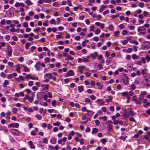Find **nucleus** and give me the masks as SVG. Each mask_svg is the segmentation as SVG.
I'll return each instance as SVG.
<instances>
[{"instance_id":"obj_26","label":"nucleus","mask_w":150,"mask_h":150,"mask_svg":"<svg viewBox=\"0 0 150 150\" xmlns=\"http://www.w3.org/2000/svg\"><path fill=\"white\" fill-rule=\"evenodd\" d=\"M90 30L89 31H94L95 29V28L94 25H92L89 26Z\"/></svg>"},{"instance_id":"obj_38","label":"nucleus","mask_w":150,"mask_h":150,"mask_svg":"<svg viewBox=\"0 0 150 150\" xmlns=\"http://www.w3.org/2000/svg\"><path fill=\"white\" fill-rule=\"evenodd\" d=\"M141 61L144 64H145L146 63V59L144 57H142L141 58Z\"/></svg>"},{"instance_id":"obj_32","label":"nucleus","mask_w":150,"mask_h":150,"mask_svg":"<svg viewBox=\"0 0 150 150\" xmlns=\"http://www.w3.org/2000/svg\"><path fill=\"white\" fill-rule=\"evenodd\" d=\"M110 31H113L114 30V27L113 25L112 24H110L108 27Z\"/></svg>"},{"instance_id":"obj_50","label":"nucleus","mask_w":150,"mask_h":150,"mask_svg":"<svg viewBox=\"0 0 150 150\" xmlns=\"http://www.w3.org/2000/svg\"><path fill=\"white\" fill-rule=\"evenodd\" d=\"M100 31H101L100 29H98L95 31V34L96 35H98L99 33H100Z\"/></svg>"},{"instance_id":"obj_61","label":"nucleus","mask_w":150,"mask_h":150,"mask_svg":"<svg viewBox=\"0 0 150 150\" xmlns=\"http://www.w3.org/2000/svg\"><path fill=\"white\" fill-rule=\"evenodd\" d=\"M132 42L137 45H138L139 44V43L138 41H135L134 40H132Z\"/></svg>"},{"instance_id":"obj_6","label":"nucleus","mask_w":150,"mask_h":150,"mask_svg":"<svg viewBox=\"0 0 150 150\" xmlns=\"http://www.w3.org/2000/svg\"><path fill=\"white\" fill-rule=\"evenodd\" d=\"M86 68V67L84 65H81L78 67V70L81 73H83V70Z\"/></svg>"},{"instance_id":"obj_19","label":"nucleus","mask_w":150,"mask_h":150,"mask_svg":"<svg viewBox=\"0 0 150 150\" xmlns=\"http://www.w3.org/2000/svg\"><path fill=\"white\" fill-rule=\"evenodd\" d=\"M12 133L15 135H19V132L17 129H13L12 131Z\"/></svg>"},{"instance_id":"obj_35","label":"nucleus","mask_w":150,"mask_h":150,"mask_svg":"<svg viewBox=\"0 0 150 150\" xmlns=\"http://www.w3.org/2000/svg\"><path fill=\"white\" fill-rule=\"evenodd\" d=\"M129 114L130 115L132 116H133L134 115H136L137 113L136 112H134L133 111H130L129 112Z\"/></svg>"},{"instance_id":"obj_5","label":"nucleus","mask_w":150,"mask_h":150,"mask_svg":"<svg viewBox=\"0 0 150 150\" xmlns=\"http://www.w3.org/2000/svg\"><path fill=\"white\" fill-rule=\"evenodd\" d=\"M112 121L110 120H108L107 122V123H108L107 125V127L108 129L109 130H110L112 129V125L111 124Z\"/></svg>"},{"instance_id":"obj_53","label":"nucleus","mask_w":150,"mask_h":150,"mask_svg":"<svg viewBox=\"0 0 150 150\" xmlns=\"http://www.w3.org/2000/svg\"><path fill=\"white\" fill-rule=\"evenodd\" d=\"M144 4L142 2H140L139 4V6L140 7L142 8H143L144 7Z\"/></svg>"},{"instance_id":"obj_43","label":"nucleus","mask_w":150,"mask_h":150,"mask_svg":"<svg viewBox=\"0 0 150 150\" xmlns=\"http://www.w3.org/2000/svg\"><path fill=\"white\" fill-rule=\"evenodd\" d=\"M61 124V123L59 122H57L53 123V125L54 126H59Z\"/></svg>"},{"instance_id":"obj_13","label":"nucleus","mask_w":150,"mask_h":150,"mask_svg":"<svg viewBox=\"0 0 150 150\" xmlns=\"http://www.w3.org/2000/svg\"><path fill=\"white\" fill-rule=\"evenodd\" d=\"M25 2L28 6H31L33 4V3L30 0H26Z\"/></svg>"},{"instance_id":"obj_58","label":"nucleus","mask_w":150,"mask_h":150,"mask_svg":"<svg viewBox=\"0 0 150 150\" xmlns=\"http://www.w3.org/2000/svg\"><path fill=\"white\" fill-rule=\"evenodd\" d=\"M12 38L13 40L14 41H17L18 40V38L16 36H13L12 37Z\"/></svg>"},{"instance_id":"obj_52","label":"nucleus","mask_w":150,"mask_h":150,"mask_svg":"<svg viewBox=\"0 0 150 150\" xmlns=\"http://www.w3.org/2000/svg\"><path fill=\"white\" fill-rule=\"evenodd\" d=\"M48 139L47 138H45L43 139V142L44 143L47 144L48 141Z\"/></svg>"},{"instance_id":"obj_47","label":"nucleus","mask_w":150,"mask_h":150,"mask_svg":"<svg viewBox=\"0 0 150 150\" xmlns=\"http://www.w3.org/2000/svg\"><path fill=\"white\" fill-rule=\"evenodd\" d=\"M36 118L39 120H40L42 119V116L39 114H36L35 116Z\"/></svg>"},{"instance_id":"obj_23","label":"nucleus","mask_w":150,"mask_h":150,"mask_svg":"<svg viewBox=\"0 0 150 150\" xmlns=\"http://www.w3.org/2000/svg\"><path fill=\"white\" fill-rule=\"evenodd\" d=\"M98 129L97 128H93L92 129L91 133L92 134H96L98 132Z\"/></svg>"},{"instance_id":"obj_9","label":"nucleus","mask_w":150,"mask_h":150,"mask_svg":"<svg viewBox=\"0 0 150 150\" xmlns=\"http://www.w3.org/2000/svg\"><path fill=\"white\" fill-rule=\"evenodd\" d=\"M95 24L98 27H100V28L103 29L105 27V25L103 23H102L99 22H96L95 23Z\"/></svg>"},{"instance_id":"obj_22","label":"nucleus","mask_w":150,"mask_h":150,"mask_svg":"<svg viewBox=\"0 0 150 150\" xmlns=\"http://www.w3.org/2000/svg\"><path fill=\"white\" fill-rule=\"evenodd\" d=\"M111 62V58L109 57L107 58L106 61V64L107 65H109Z\"/></svg>"},{"instance_id":"obj_48","label":"nucleus","mask_w":150,"mask_h":150,"mask_svg":"<svg viewBox=\"0 0 150 150\" xmlns=\"http://www.w3.org/2000/svg\"><path fill=\"white\" fill-rule=\"evenodd\" d=\"M133 51V49L132 48H129L126 51V52L128 53H130Z\"/></svg>"},{"instance_id":"obj_15","label":"nucleus","mask_w":150,"mask_h":150,"mask_svg":"<svg viewBox=\"0 0 150 150\" xmlns=\"http://www.w3.org/2000/svg\"><path fill=\"white\" fill-rule=\"evenodd\" d=\"M98 55V53L97 52H95L91 54L90 56L92 57L93 59H95L96 57Z\"/></svg>"},{"instance_id":"obj_64","label":"nucleus","mask_w":150,"mask_h":150,"mask_svg":"<svg viewBox=\"0 0 150 150\" xmlns=\"http://www.w3.org/2000/svg\"><path fill=\"white\" fill-rule=\"evenodd\" d=\"M119 27L121 30L123 29L124 28V26L122 24H120L119 25Z\"/></svg>"},{"instance_id":"obj_36","label":"nucleus","mask_w":150,"mask_h":150,"mask_svg":"<svg viewBox=\"0 0 150 150\" xmlns=\"http://www.w3.org/2000/svg\"><path fill=\"white\" fill-rule=\"evenodd\" d=\"M130 89H132L133 90H134L136 89V86L134 84H132L130 86Z\"/></svg>"},{"instance_id":"obj_2","label":"nucleus","mask_w":150,"mask_h":150,"mask_svg":"<svg viewBox=\"0 0 150 150\" xmlns=\"http://www.w3.org/2000/svg\"><path fill=\"white\" fill-rule=\"evenodd\" d=\"M123 77L122 80L124 83L126 85H127L129 84V79L128 77L126 74H124L123 75Z\"/></svg>"},{"instance_id":"obj_21","label":"nucleus","mask_w":150,"mask_h":150,"mask_svg":"<svg viewBox=\"0 0 150 150\" xmlns=\"http://www.w3.org/2000/svg\"><path fill=\"white\" fill-rule=\"evenodd\" d=\"M142 99L141 98H138L135 102L137 104H140L142 103Z\"/></svg>"},{"instance_id":"obj_33","label":"nucleus","mask_w":150,"mask_h":150,"mask_svg":"<svg viewBox=\"0 0 150 150\" xmlns=\"http://www.w3.org/2000/svg\"><path fill=\"white\" fill-rule=\"evenodd\" d=\"M145 57H146L145 58L146 59V60L147 62H149L150 61V57L147 54L146 55Z\"/></svg>"},{"instance_id":"obj_27","label":"nucleus","mask_w":150,"mask_h":150,"mask_svg":"<svg viewBox=\"0 0 150 150\" xmlns=\"http://www.w3.org/2000/svg\"><path fill=\"white\" fill-rule=\"evenodd\" d=\"M146 92L145 91L142 92L140 94V96L142 97V98H143L144 97V96L146 95Z\"/></svg>"},{"instance_id":"obj_51","label":"nucleus","mask_w":150,"mask_h":150,"mask_svg":"<svg viewBox=\"0 0 150 150\" xmlns=\"http://www.w3.org/2000/svg\"><path fill=\"white\" fill-rule=\"evenodd\" d=\"M127 34V32L126 30H123L122 32V34L123 35H125Z\"/></svg>"},{"instance_id":"obj_45","label":"nucleus","mask_w":150,"mask_h":150,"mask_svg":"<svg viewBox=\"0 0 150 150\" xmlns=\"http://www.w3.org/2000/svg\"><path fill=\"white\" fill-rule=\"evenodd\" d=\"M101 142L103 144H105V143L107 142V139L106 138H103L101 140Z\"/></svg>"},{"instance_id":"obj_20","label":"nucleus","mask_w":150,"mask_h":150,"mask_svg":"<svg viewBox=\"0 0 150 150\" xmlns=\"http://www.w3.org/2000/svg\"><path fill=\"white\" fill-rule=\"evenodd\" d=\"M24 68V71L25 72H28L30 71V70L29 68L24 65H21Z\"/></svg>"},{"instance_id":"obj_17","label":"nucleus","mask_w":150,"mask_h":150,"mask_svg":"<svg viewBox=\"0 0 150 150\" xmlns=\"http://www.w3.org/2000/svg\"><path fill=\"white\" fill-rule=\"evenodd\" d=\"M57 139L54 137L52 138L50 140V142L52 144H55L56 143Z\"/></svg>"},{"instance_id":"obj_7","label":"nucleus","mask_w":150,"mask_h":150,"mask_svg":"<svg viewBox=\"0 0 150 150\" xmlns=\"http://www.w3.org/2000/svg\"><path fill=\"white\" fill-rule=\"evenodd\" d=\"M25 4L23 3H19L17 2L15 4V6L16 7H19L20 6L24 7L25 6Z\"/></svg>"},{"instance_id":"obj_55","label":"nucleus","mask_w":150,"mask_h":150,"mask_svg":"<svg viewBox=\"0 0 150 150\" xmlns=\"http://www.w3.org/2000/svg\"><path fill=\"white\" fill-rule=\"evenodd\" d=\"M12 111L14 113H16L17 111V109L16 108H13L12 110Z\"/></svg>"},{"instance_id":"obj_25","label":"nucleus","mask_w":150,"mask_h":150,"mask_svg":"<svg viewBox=\"0 0 150 150\" xmlns=\"http://www.w3.org/2000/svg\"><path fill=\"white\" fill-rule=\"evenodd\" d=\"M37 98L39 100H40L42 98V94L41 93H39L37 94Z\"/></svg>"},{"instance_id":"obj_10","label":"nucleus","mask_w":150,"mask_h":150,"mask_svg":"<svg viewBox=\"0 0 150 150\" xmlns=\"http://www.w3.org/2000/svg\"><path fill=\"white\" fill-rule=\"evenodd\" d=\"M147 43H149V41H146L144 44L143 45L144 49H148L150 48V45L148 44H147Z\"/></svg>"},{"instance_id":"obj_44","label":"nucleus","mask_w":150,"mask_h":150,"mask_svg":"<svg viewBox=\"0 0 150 150\" xmlns=\"http://www.w3.org/2000/svg\"><path fill=\"white\" fill-rule=\"evenodd\" d=\"M128 93V91L126 92H124L122 93V94L123 96L125 97V96H127Z\"/></svg>"},{"instance_id":"obj_14","label":"nucleus","mask_w":150,"mask_h":150,"mask_svg":"<svg viewBox=\"0 0 150 150\" xmlns=\"http://www.w3.org/2000/svg\"><path fill=\"white\" fill-rule=\"evenodd\" d=\"M8 51V54L9 57H11L12 54V49L11 47H9L7 48Z\"/></svg>"},{"instance_id":"obj_24","label":"nucleus","mask_w":150,"mask_h":150,"mask_svg":"<svg viewBox=\"0 0 150 150\" xmlns=\"http://www.w3.org/2000/svg\"><path fill=\"white\" fill-rule=\"evenodd\" d=\"M132 58L134 59H139V57L138 56H137L136 54H134L132 55Z\"/></svg>"},{"instance_id":"obj_16","label":"nucleus","mask_w":150,"mask_h":150,"mask_svg":"<svg viewBox=\"0 0 150 150\" xmlns=\"http://www.w3.org/2000/svg\"><path fill=\"white\" fill-rule=\"evenodd\" d=\"M28 144L30 147L32 149H34L35 147L34 145L33 142L31 141H30L28 142Z\"/></svg>"},{"instance_id":"obj_41","label":"nucleus","mask_w":150,"mask_h":150,"mask_svg":"<svg viewBox=\"0 0 150 150\" xmlns=\"http://www.w3.org/2000/svg\"><path fill=\"white\" fill-rule=\"evenodd\" d=\"M1 130L4 129V132L6 133H7L8 132V131L7 128L6 127H2L1 128Z\"/></svg>"},{"instance_id":"obj_62","label":"nucleus","mask_w":150,"mask_h":150,"mask_svg":"<svg viewBox=\"0 0 150 150\" xmlns=\"http://www.w3.org/2000/svg\"><path fill=\"white\" fill-rule=\"evenodd\" d=\"M128 42V41L127 40H124L122 41V44L123 45H125Z\"/></svg>"},{"instance_id":"obj_31","label":"nucleus","mask_w":150,"mask_h":150,"mask_svg":"<svg viewBox=\"0 0 150 150\" xmlns=\"http://www.w3.org/2000/svg\"><path fill=\"white\" fill-rule=\"evenodd\" d=\"M143 76L145 79H150V76L149 74H147V73L145 74Z\"/></svg>"},{"instance_id":"obj_18","label":"nucleus","mask_w":150,"mask_h":150,"mask_svg":"<svg viewBox=\"0 0 150 150\" xmlns=\"http://www.w3.org/2000/svg\"><path fill=\"white\" fill-rule=\"evenodd\" d=\"M78 90L79 93L82 92L84 90L83 86H79Z\"/></svg>"},{"instance_id":"obj_30","label":"nucleus","mask_w":150,"mask_h":150,"mask_svg":"<svg viewBox=\"0 0 150 150\" xmlns=\"http://www.w3.org/2000/svg\"><path fill=\"white\" fill-rule=\"evenodd\" d=\"M9 84L8 81L7 80H5L4 81V83L3 84V87L4 88H6L7 87V86H6V85H7Z\"/></svg>"},{"instance_id":"obj_46","label":"nucleus","mask_w":150,"mask_h":150,"mask_svg":"<svg viewBox=\"0 0 150 150\" xmlns=\"http://www.w3.org/2000/svg\"><path fill=\"white\" fill-rule=\"evenodd\" d=\"M26 98L28 99V101L31 103L33 101V98H29V96H28L26 97Z\"/></svg>"},{"instance_id":"obj_34","label":"nucleus","mask_w":150,"mask_h":150,"mask_svg":"<svg viewBox=\"0 0 150 150\" xmlns=\"http://www.w3.org/2000/svg\"><path fill=\"white\" fill-rule=\"evenodd\" d=\"M96 85L97 86L100 87V88H103V85L99 82H98L96 83Z\"/></svg>"},{"instance_id":"obj_49","label":"nucleus","mask_w":150,"mask_h":150,"mask_svg":"<svg viewBox=\"0 0 150 150\" xmlns=\"http://www.w3.org/2000/svg\"><path fill=\"white\" fill-rule=\"evenodd\" d=\"M50 23L51 24H56L55 20L54 19H52L50 21Z\"/></svg>"},{"instance_id":"obj_54","label":"nucleus","mask_w":150,"mask_h":150,"mask_svg":"<svg viewBox=\"0 0 150 150\" xmlns=\"http://www.w3.org/2000/svg\"><path fill=\"white\" fill-rule=\"evenodd\" d=\"M5 38L7 41H8L10 40V36L9 35H6L5 37Z\"/></svg>"},{"instance_id":"obj_57","label":"nucleus","mask_w":150,"mask_h":150,"mask_svg":"<svg viewBox=\"0 0 150 150\" xmlns=\"http://www.w3.org/2000/svg\"><path fill=\"white\" fill-rule=\"evenodd\" d=\"M1 100L2 102H5L6 101V98L5 97H2L1 99Z\"/></svg>"},{"instance_id":"obj_40","label":"nucleus","mask_w":150,"mask_h":150,"mask_svg":"<svg viewBox=\"0 0 150 150\" xmlns=\"http://www.w3.org/2000/svg\"><path fill=\"white\" fill-rule=\"evenodd\" d=\"M98 118L99 120H103L104 121H105L107 120V117L106 116L99 117Z\"/></svg>"},{"instance_id":"obj_29","label":"nucleus","mask_w":150,"mask_h":150,"mask_svg":"<svg viewBox=\"0 0 150 150\" xmlns=\"http://www.w3.org/2000/svg\"><path fill=\"white\" fill-rule=\"evenodd\" d=\"M108 98H109L108 99H107L105 100L108 103L112 101V96H108Z\"/></svg>"},{"instance_id":"obj_3","label":"nucleus","mask_w":150,"mask_h":150,"mask_svg":"<svg viewBox=\"0 0 150 150\" xmlns=\"http://www.w3.org/2000/svg\"><path fill=\"white\" fill-rule=\"evenodd\" d=\"M48 77V78L50 79H53L54 81L56 80V78L55 76H53L52 75V74L51 73H48L44 75V77L47 78Z\"/></svg>"},{"instance_id":"obj_39","label":"nucleus","mask_w":150,"mask_h":150,"mask_svg":"<svg viewBox=\"0 0 150 150\" xmlns=\"http://www.w3.org/2000/svg\"><path fill=\"white\" fill-rule=\"evenodd\" d=\"M127 137L125 135H122L120 137V138L124 141L125 140L126 138Z\"/></svg>"},{"instance_id":"obj_63","label":"nucleus","mask_w":150,"mask_h":150,"mask_svg":"<svg viewBox=\"0 0 150 150\" xmlns=\"http://www.w3.org/2000/svg\"><path fill=\"white\" fill-rule=\"evenodd\" d=\"M50 59L48 57H46L45 59V61L46 63L49 62H50Z\"/></svg>"},{"instance_id":"obj_56","label":"nucleus","mask_w":150,"mask_h":150,"mask_svg":"<svg viewBox=\"0 0 150 150\" xmlns=\"http://www.w3.org/2000/svg\"><path fill=\"white\" fill-rule=\"evenodd\" d=\"M52 5L54 6L58 7L59 5V4L57 2H54L52 4Z\"/></svg>"},{"instance_id":"obj_11","label":"nucleus","mask_w":150,"mask_h":150,"mask_svg":"<svg viewBox=\"0 0 150 150\" xmlns=\"http://www.w3.org/2000/svg\"><path fill=\"white\" fill-rule=\"evenodd\" d=\"M74 75V72L72 70H70L67 73V75L68 76H73Z\"/></svg>"},{"instance_id":"obj_59","label":"nucleus","mask_w":150,"mask_h":150,"mask_svg":"<svg viewBox=\"0 0 150 150\" xmlns=\"http://www.w3.org/2000/svg\"><path fill=\"white\" fill-rule=\"evenodd\" d=\"M144 104L143 105L144 106L145 108H147L149 105L150 103L149 102H147Z\"/></svg>"},{"instance_id":"obj_42","label":"nucleus","mask_w":150,"mask_h":150,"mask_svg":"<svg viewBox=\"0 0 150 150\" xmlns=\"http://www.w3.org/2000/svg\"><path fill=\"white\" fill-rule=\"evenodd\" d=\"M66 59V60H68L69 59H70L71 61H72L74 59V58L71 56L69 55L67 56V58Z\"/></svg>"},{"instance_id":"obj_4","label":"nucleus","mask_w":150,"mask_h":150,"mask_svg":"<svg viewBox=\"0 0 150 150\" xmlns=\"http://www.w3.org/2000/svg\"><path fill=\"white\" fill-rule=\"evenodd\" d=\"M41 64L40 63L38 62L36 63V64L35 65V67L37 71H39L41 69Z\"/></svg>"},{"instance_id":"obj_60","label":"nucleus","mask_w":150,"mask_h":150,"mask_svg":"<svg viewBox=\"0 0 150 150\" xmlns=\"http://www.w3.org/2000/svg\"><path fill=\"white\" fill-rule=\"evenodd\" d=\"M0 23L2 25H5L6 23V20L4 19H3L1 21Z\"/></svg>"},{"instance_id":"obj_1","label":"nucleus","mask_w":150,"mask_h":150,"mask_svg":"<svg viewBox=\"0 0 150 150\" xmlns=\"http://www.w3.org/2000/svg\"><path fill=\"white\" fill-rule=\"evenodd\" d=\"M137 31L139 33L143 35L145 34L146 33V28L142 26L139 27Z\"/></svg>"},{"instance_id":"obj_28","label":"nucleus","mask_w":150,"mask_h":150,"mask_svg":"<svg viewBox=\"0 0 150 150\" xmlns=\"http://www.w3.org/2000/svg\"><path fill=\"white\" fill-rule=\"evenodd\" d=\"M31 45V44L29 42H27L25 45V48L26 50H27L29 48V47Z\"/></svg>"},{"instance_id":"obj_8","label":"nucleus","mask_w":150,"mask_h":150,"mask_svg":"<svg viewBox=\"0 0 150 150\" xmlns=\"http://www.w3.org/2000/svg\"><path fill=\"white\" fill-rule=\"evenodd\" d=\"M19 125L18 123H15V124L11 123L10 125H8V128L12 127L18 128V127Z\"/></svg>"},{"instance_id":"obj_37","label":"nucleus","mask_w":150,"mask_h":150,"mask_svg":"<svg viewBox=\"0 0 150 150\" xmlns=\"http://www.w3.org/2000/svg\"><path fill=\"white\" fill-rule=\"evenodd\" d=\"M85 10L86 11L88 12L89 13V14L91 15L93 14V13L90 11V10L88 8H85Z\"/></svg>"},{"instance_id":"obj_12","label":"nucleus","mask_w":150,"mask_h":150,"mask_svg":"<svg viewBox=\"0 0 150 150\" xmlns=\"http://www.w3.org/2000/svg\"><path fill=\"white\" fill-rule=\"evenodd\" d=\"M16 80L19 83L21 81H24V77L20 75L19 77L17 78H16Z\"/></svg>"}]
</instances>
